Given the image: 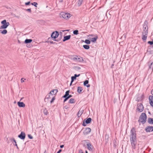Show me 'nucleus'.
Returning a JSON list of instances; mask_svg holds the SVG:
<instances>
[{
  "label": "nucleus",
  "instance_id": "nucleus-1",
  "mask_svg": "<svg viewBox=\"0 0 153 153\" xmlns=\"http://www.w3.org/2000/svg\"><path fill=\"white\" fill-rule=\"evenodd\" d=\"M134 128H132L131 131L130 141L132 148L135 149L137 144L136 134L135 133Z\"/></svg>",
  "mask_w": 153,
  "mask_h": 153
},
{
  "label": "nucleus",
  "instance_id": "nucleus-2",
  "mask_svg": "<svg viewBox=\"0 0 153 153\" xmlns=\"http://www.w3.org/2000/svg\"><path fill=\"white\" fill-rule=\"evenodd\" d=\"M146 114L142 113L140 117L139 121V122L143 124L146 122Z\"/></svg>",
  "mask_w": 153,
  "mask_h": 153
},
{
  "label": "nucleus",
  "instance_id": "nucleus-3",
  "mask_svg": "<svg viewBox=\"0 0 153 153\" xmlns=\"http://www.w3.org/2000/svg\"><path fill=\"white\" fill-rule=\"evenodd\" d=\"M2 25L1 26L0 28L5 29L9 25L10 23L9 22H7L6 20H4L2 21L1 22Z\"/></svg>",
  "mask_w": 153,
  "mask_h": 153
},
{
  "label": "nucleus",
  "instance_id": "nucleus-4",
  "mask_svg": "<svg viewBox=\"0 0 153 153\" xmlns=\"http://www.w3.org/2000/svg\"><path fill=\"white\" fill-rule=\"evenodd\" d=\"M60 15L63 18L66 19H68L71 16V14L69 13L63 12H61L60 13Z\"/></svg>",
  "mask_w": 153,
  "mask_h": 153
},
{
  "label": "nucleus",
  "instance_id": "nucleus-5",
  "mask_svg": "<svg viewBox=\"0 0 153 153\" xmlns=\"http://www.w3.org/2000/svg\"><path fill=\"white\" fill-rule=\"evenodd\" d=\"M144 107L142 104L141 103H139L137 105V110L139 112H142L143 111Z\"/></svg>",
  "mask_w": 153,
  "mask_h": 153
},
{
  "label": "nucleus",
  "instance_id": "nucleus-6",
  "mask_svg": "<svg viewBox=\"0 0 153 153\" xmlns=\"http://www.w3.org/2000/svg\"><path fill=\"white\" fill-rule=\"evenodd\" d=\"M85 120H84L82 123V125L84 126H86L87 124H89L90 123L91 121V118H89L86 120L85 121Z\"/></svg>",
  "mask_w": 153,
  "mask_h": 153
},
{
  "label": "nucleus",
  "instance_id": "nucleus-7",
  "mask_svg": "<svg viewBox=\"0 0 153 153\" xmlns=\"http://www.w3.org/2000/svg\"><path fill=\"white\" fill-rule=\"evenodd\" d=\"M148 33L147 32H143L142 36V40L146 41L148 36Z\"/></svg>",
  "mask_w": 153,
  "mask_h": 153
},
{
  "label": "nucleus",
  "instance_id": "nucleus-8",
  "mask_svg": "<svg viewBox=\"0 0 153 153\" xmlns=\"http://www.w3.org/2000/svg\"><path fill=\"white\" fill-rule=\"evenodd\" d=\"M59 34L58 33V32L57 31H56L54 32H53L51 35V37L52 38H54V39L57 38Z\"/></svg>",
  "mask_w": 153,
  "mask_h": 153
},
{
  "label": "nucleus",
  "instance_id": "nucleus-9",
  "mask_svg": "<svg viewBox=\"0 0 153 153\" xmlns=\"http://www.w3.org/2000/svg\"><path fill=\"white\" fill-rule=\"evenodd\" d=\"M91 131V129L90 128H86L83 131V133L85 135H87Z\"/></svg>",
  "mask_w": 153,
  "mask_h": 153
},
{
  "label": "nucleus",
  "instance_id": "nucleus-10",
  "mask_svg": "<svg viewBox=\"0 0 153 153\" xmlns=\"http://www.w3.org/2000/svg\"><path fill=\"white\" fill-rule=\"evenodd\" d=\"M18 137L21 139L24 140L25 137V134L23 132H22L20 134L18 135Z\"/></svg>",
  "mask_w": 153,
  "mask_h": 153
},
{
  "label": "nucleus",
  "instance_id": "nucleus-11",
  "mask_svg": "<svg viewBox=\"0 0 153 153\" xmlns=\"http://www.w3.org/2000/svg\"><path fill=\"white\" fill-rule=\"evenodd\" d=\"M146 131L147 132H150L153 131V127L152 126H148L146 128Z\"/></svg>",
  "mask_w": 153,
  "mask_h": 153
},
{
  "label": "nucleus",
  "instance_id": "nucleus-12",
  "mask_svg": "<svg viewBox=\"0 0 153 153\" xmlns=\"http://www.w3.org/2000/svg\"><path fill=\"white\" fill-rule=\"evenodd\" d=\"M69 91H67L65 93V95L63 96V98H65V99L64 100V102H65V101H66L68 99L67 98V96H68L69 95Z\"/></svg>",
  "mask_w": 153,
  "mask_h": 153
},
{
  "label": "nucleus",
  "instance_id": "nucleus-13",
  "mask_svg": "<svg viewBox=\"0 0 153 153\" xmlns=\"http://www.w3.org/2000/svg\"><path fill=\"white\" fill-rule=\"evenodd\" d=\"M149 100L150 104L153 107V96H149Z\"/></svg>",
  "mask_w": 153,
  "mask_h": 153
},
{
  "label": "nucleus",
  "instance_id": "nucleus-14",
  "mask_svg": "<svg viewBox=\"0 0 153 153\" xmlns=\"http://www.w3.org/2000/svg\"><path fill=\"white\" fill-rule=\"evenodd\" d=\"M148 65L150 69H153V62L152 61H150L148 62Z\"/></svg>",
  "mask_w": 153,
  "mask_h": 153
},
{
  "label": "nucleus",
  "instance_id": "nucleus-15",
  "mask_svg": "<svg viewBox=\"0 0 153 153\" xmlns=\"http://www.w3.org/2000/svg\"><path fill=\"white\" fill-rule=\"evenodd\" d=\"M19 107H24L25 106V105L22 102H19L17 103Z\"/></svg>",
  "mask_w": 153,
  "mask_h": 153
},
{
  "label": "nucleus",
  "instance_id": "nucleus-16",
  "mask_svg": "<svg viewBox=\"0 0 153 153\" xmlns=\"http://www.w3.org/2000/svg\"><path fill=\"white\" fill-rule=\"evenodd\" d=\"M58 91L57 89H54L51 91L49 94H55L58 92Z\"/></svg>",
  "mask_w": 153,
  "mask_h": 153
},
{
  "label": "nucleus",
  "instance_id": "nucleus-17",
  "mask_svg": "<svg viewBox=\"0 0 153 153\" xmlns=\"http://www.w3.org/2000/svg\"><path fill=\"white\" fill-rule=\"evenodd\" d=\"M71 36V35H70L64 36L63 41L65 42L66 40H68L70 39Z\"/></svg>",
  "mask_w": 153,
  "mask_h": 153
},
{
  "label": "nucleus",
  "instance_id": "nucleus-18",
  "mask_svg": "<svg viewBox=\"0 0 153 153\" xmlns=\"http://www.w3.org/2000/svg\"><path fill=\"white\" fill-rule=\"evenodd\" d=\"M83 110L80 109L77 114L78 117H80L83 112Z\"/></svg>",
  "mask_w": 153,
  "mask_h": 153
},
{
  "label": "nucleus",
  "instance_id": "nucleus-19",
  "mask_svg": "<svg viewBox=\"0 0 153 153\" xmlns=\"http://www.w3.org/2000/svg\"><path fill=\"white\" fill-rule=\"evenodd\" d=\"M87 146L88 149L89 151H92V146L91 145L90 143H87Z\"/></svg>",
  "mask_w": 153,
  "mask_h": 153
},
{
  "label": "nucleus",
  "instance_id": "nucleus-20",
  "mask_svg": "<svg viewBox=\"0 0 153 153\" xmlns=\"http://www.w3.org/2000/svg\"><path fill=\"white\" fill-rule=\"evenodd\" d=\"M88 80H85L84 82V85L85 86H86L87 87H89L90 86V85L88 84Z\"/></svg>",
  "mask_w": 153,
  "mask_h": 153
},
{
  "label": "nucleus",
  "instance_id": "nucleus-21",
  "mask_svg": "<svg viewBox=\"0 0 153 153\" xmlns=\"http://www.w3.org/2000/svg\"><path fill=\"white\" fill-rule=\"evenodd\" d=\"M82 87H78L77 88V92L78 93L80 94L82 90Z\"/></svg>",
  "mask_w": 153,
  "mask_h": 153
},
{
  "label": "nucleus",
  "instance_id": "nucleus-22",
  "mask_svg": "<svg viewBox=\"0 0 153 153\" xmlns=\"http://www.w3.org/2000/svg\"><path fill=\"white\" fill-rule=\"evenodd\" d=\"M83 0H78L77 2V5L78 7L80 6L82 4Z\"/></svg>",
  "mask_w": 153,
  "mask_h": 153
},
{
  "label": "nucleus",
  "instance_id": "nucleus-23",
  "mask_svg": "<svg viewBox=\"0 0 153 153\" xmlns=\"http://www.w3.org/2000/svg\"><path fill=\"white\" fill-rule=\"evenodd\" d=\"M98 37L97 36H96L94 38H92L91 39V42H95L96 41Z\"/></svg>",
  "mask_w": 153,
  "mask_h": 153
},
{
  "label": "nucleus",
  "instance_id": "nucleus-24",
  "mask_svg": "<svg viewBox=\"0 0 153 153\" xmlns=\"http://www.w3.org/2000/svg\"><path fill=\"white\" fill-rule=\"evenodd\" d=\"M109 139V135L107 134H106L105 136V140L106 143H107Z\"/></svg>",
  "mask_w": 153,
  "mask_h": 153
},
{
  "label": "nucleus",
  "instance_id": "nucleus-25",
  "mask_svg": "<svg viewBox=\"0 0 153 153\" xmlns=\"http://www.w3.org/2000/svg\"><path fill=\"white\" fill-rule=\"evenodd\" d=\"M32 41V40L31 39H26L25 41V42L26 44L30 43Z\"/></svg>",
  "mask_w": 153,
  "mask_h": 153
},
{
  "label": "nucleus",
  "instance_id": "nucleus-26",
  "mask_svg": "<svg viewBox=\"0 0 153 153\" xmlns=\"http://www.w3.org/2000/svg\"><path fill=\"white\" fill-rule=\"evenodd\" d=\"M148 121L149 123L153 124V119L149 118L148 119Z\"/></svg>",
  "mask_w": 153,
  "mask_h": 153
},
{
  "label": "nucleus",
  "instance_id": "nucleus-27",
  "mask_svg": "<svg viewBox=\"0 0 153 153\" xmlns=\"http://www.w3.org/2000/svg\"><path fill=\"white\" fill-rule=\"evenodd\" d=\"M83 47L86 49H88L90 48V47L88 45H84L83 46Z\"/></svg>",
  "mask_w": 153,
  "mask_h": 153
},
{
  "label": "nucleus",
  "instance_id": "nucleus-28",
  "mask_svg": "<svg viewBox=\"0 0 153 153\" xmlns=\"http://www.w3.org/2000/svg\"><path fill=\"white\" fill-rule=\"evenodd\" d=\"M75 102V101L74 99L71 98V99L69 102V103H73Z\"/></svg>",
  "mask_w": 153,
  "mask_h": 153
},
{
  "label": "nucleus",
  "instance_id": "nucleus-29",
  "mask_svg": "<svg viewBox=\"0 0 153 153\" xmlns=\"http://www.w3.org/2000/svg\"><path fill=\"white\" fill-rule=\"evenodd\" d=\"M143 32H147L148 33V28L147 27H143Z\"/></svg>",
  "mask_w": 153,
  "mask_h": 153
},
{
  "label": "nucleus",
  "instance_id": "nucleus-30",
  "mask_svg": "<svg viewBox=\"0 0 153 153\" xmlns=\"http://www.w3.org/2000/svg\"><path fill=\"white\" fill-rule=\"evenodd\" d=\"M1 33L3 34H5L7 33V30L4 29L1 31Z\"/></svg>",
  "mask_w": 153,
  "mask_h": 153
},
{
  "label": "nucleus",
  "instance_id": "nucleus-31",
  "mask_svg": "<svg viewBox=\"0 0 153 153\" xmlns=\"http://www.w3.org/2000/svg\"><path fill=\"white\" fill-rule=\"evenodd\" d=\"M43 112L44 114L45 115H47L48 113V111L46 108L44 109Z\"/></svg>",
  "mask_w": 153,
  "mask_h": 153
},
{
  "label": "nucleus",
  "instance_id": "nucleus-32",
  "mask_svg": "<svg viewBox=\"0 0 153 153\" xmlns=\"http://www.w3.org/2000/svg\"><path fill=\"white\" fill-rule=\"evenodd\" d=\"M77 61L78 62H81L82 61V58L81 57H79L78 56H77Z\"/></svg>",
  "mask_w": 153,
  "mask_h": 153
},
{
  "label": "nucleus",
  "instance_id": "nucleus-33",
  "mask_svg": "<svg viewBox=\"0 0 153 153\" xmlns=\"http://www.w3.org/2000/svg\"><path fill=\"white\" fill-rule=\"evenodd\" d=\"M31 4L32 5H34V6H35L36 7H37V5H38L37 3L36 2H34L31 3Z\"/></svg>",
  "mask_w": 153,
  "mask_h": 153
},
{
  "label": "nucleus",
  "instance_id": "nucleus-34",
  "mask_svg": "<svg viewBox=\"0 0 153 153\" xmlns=\"http://www.w3.org/2000/svg\"><path fill=\"white\" fill-rule=\"evenodd\" d=\"M73 33L75 35H77L78 34V31L77 30H75L74 31Z\"/></svg>",
  "mask_w": 153,
  "mask_h": 153
},
{
  "label": "nucleus",
  "instance_id": "nucleus-35",
  "mask_svg": "<svg viewBox=\"0 0 153 153\" xmlns=\"http://www.w3.org/2000/svg\"><path fill=\"white\" fill-rule=\"evenodd\" d=\"M85 42L87 44H89L90 43V41L86 39L85 41Z\"/></svg>",
  "mask_w": 153,
  "mask_h": 153
},
{
  "label": "nucleus",
  "instance_id": "nucleus-36",
  "mask_svg": "<svg viewBox=\"0 0 153 153\" xmlns=\"http://www.w3.org/2000/svg\"><path fill=\"white\" fill-rule=\"evenodd\" d=\"M72 82H73L74 80L76 79V78L74 76H72L71 77Z\"/></svg>",
  "mask_w": 153,
  "mask_h": 153
},
{
  "label": "nucleus",
  "instance_id": "nucleus-37",
  "mask_svg": "<svg viewBox=\"0 0 153 153\" xmlns=\"http://www.w3.org/2000/svg\"><path fill=\"white\" fill-rule=\"evenodd\" d=\"M27 11H28L30 13H31V9L30 8H29L28 9H26L25 10Z\"/></svg>",
  "mask_w": 153,
  "mask_h": 153
},
{
  "label": "nucleus",
  "instance_id": "nucleus-38",
  "mask_svg": "<svg viewBox=\"0 0 153 153\" xmlns=\"http://www.w3.org/2000/svg\"><path fill=\"white\" fill-rule=\"evenodd\" d=\"M10 140L12 142L13 141V142H14L15 143H16V141L15 140L14 138H11L10 139Z\"/></svg>",
  "mask_w": 153,
  "mask_h": 153
},
{
  "label": "nucleus",
  "instance_id": "nucleus-39",
  "mask_svg": "<svg viewBox=\"0 0 153 153\" xmlns=\"http://www.w3.org/2000/svg\"><path fill=\"white\" fill-rule=\"evenodd\" d=\"M148 43L149 44L151 45H152L153 44V41H148Z\"/></svg>",
  "mask_w": 153,
  "mask_h": 153
},
{
  "label": "nucleus",
  "instance_id": "nucleus-40",
  "mask_svg": "<svg viewBox=\"0 0 153 153\" xmlns=\"http://www.w3.org/2000/svg\"><path fill=\"white\" fill-rule=\"evenodd\" d=\"M55 100V98L54 97H53L52 98L51 101V103H53L54 101V100Z\"/></svg>",
  "mask_w": 153,
  "mask_h": 153
},
{
  "label": "nucleus",
  "instance_id": "nucleus-41",
  "mask_svg": "<svg viewBox=\"0 0 153 153\" xmlns=\"http://www.w3.org/2000/svg\"><path fill=\"white\" fill-rule=\"evenodd\" d=\"M28 136L29 138L30 139H32L33 138V137L30 134H28Z\"/></svg>",
  "mask_w": 153,
  "mask_h": 153
},
{
  "label": "nucleus",
  "instance_id": "nucleus-42",
  "mask_svg": "<svg viewBox=\"0 0 153 153\" xmlns=\"http://www.w3.org/2000/svg\"><path fill=\"white\" fill-rule=\"evenodd\" d=\"M30 3V1H28V2H27L25 3V5H29Z\"/></svg>",
  "mask_w": 153,
  "mask_h": 153
},
{
  "label": "nucleus",
  "instance_id": "nucleus-43",
  "mask_svg": "<svg viewBox=\"0 0 153 153\" xmlns=\"http://www.w3.org/2000/svg\"><path fill=\"white\" fill-rule=\"evenodd\" d=\"M72 97V96L71 95H69V94L68 95V96H67V98H68V99H69V98H71V97Z\"/></svg>",
  "mask_w": 153,
  "mask_h": 153
},
{
  "label": "nucleus",
  "instance_id": "nucleus-44",
  "mask_svg": "<svg viewBox=\"0 0 153 153\" xmlns=\"http://www.w3.org/2000/svg\"><path fill=\"white\" fill-rule=\"evenodd\" d=\"M80 75V74H79L78 75H77L76 74H74V76L76 78V77H78Z\"/></svg>",
  "mask_w": 153,
  "mask_h": 153
},
{
  "label": "nucleus",
  "instance_id": "nucleus-45",
  "mask_svg": "<svg viewBox=\"0 0 153 153\" xmlns=\"http://www.w3.org/2000/svg\"><path fill=\"white\" fill-rule=\"evenodd\" d=\"M79 153H84L82 150L80 149L79 151Z\"/></svg>",
  "mask_w": 153,
  "mask_h": 153
},
{
  "label": "nucleus",
  "instance_id": "nucleus-46",
  "mask_svg": "<svg viewBox=\"0 0 153 153\" xmlns=\"http://www.w3.org/2000/svg\"><path fill=\"white\" fill-rule=\"evenodd\" d=\"M73 60L74 61H76L77 60V56L75 57H74L73 59Z\"/></svg>",
  "mask_w": 153,
  "mask_h": 153
},
{
  "label": "nucleus",
  "instance_id": "nucleus-47",
  "mask_svg": "<svg viewBox=\"0 0 153 153\" xmlns=\"http://www.w3.org/2000/svg\"><path fill=\"white\" fill-rule=\"evenodd\" d=\"M23 79H24L23 78H22L21 79V82L22 83L23 82H24V80H23Z\"/></svg>",
  "mask_w": 153,
  "mask_h": 153
},
{
  "label": "nucleus",
  "instance_id": "nucleus-48",
  "mask_svg": "<svg viewBox=\"0 0 153 153\" xmlns=\"http://www.w3.org/2000/svg\"><path fill=\"white\" fill-rule=\"evenodd\" d=\"M50 98V95H47L46 96V98L47 99H49V98Z\"/></svg>",
  "mask_w": 153,
  "mask_h": 153
},
{
  "label": "nucleus",
  "instance_id": "nucleus-49",
  "mask_svg": "<svg viewBox=\"0 0 153 153\" xmlns=\"http://www.w3.org/2000/svg\"><path fill=\"white\" fill-rule=\"evenodd\" d=\"M15 146H16L17 149H19V148L17 144H16V143H15Z\"/></svg>",
  "mask_w": 153,
  "mask_h": 153
},
{
  "label": "nucleus",
  "instance_id": "nucleus-50",
  "mask_svg": "<svg viewBox=\"0 0 153 153\" xmlns=\"http://www.w3.org/2000/svg\"><path fill=\"white\" fill-rule=\"evenodd\" d=\"M61 151H62V150L60 149L57 152V153H60Z\"/></svg>",
  "mask_w": 153,
  "mask_h": 153
},
{
  "label": "nucleus",
  "instance_id": "nucleus-51",
  "mask_svg": "<svg viewBox=\"0 0 153 153\" xmlns=\"http://www.w3.org/2000/svg\"><path fill=\"white\" fill-rule=\"evenodd\" d=\"M64 146L63 145H62L60 146V147L62 148Z\"/></svg>",
  "mask_w": 153,
  "mask_h": 153
},
{
  "label": "nucleus",
  "instance_id": "nucleus-52",
  "mask_svg": "<svg viewBox=\"0 0 153 153\" xmlns=\"http://www.w3.org/2000/svg\"><path fill=\"white\" fill-rule=\"evenodd\" d=\"M151 93L152 95H153V89L151 91Z\"/></svg>",
  "mask_w": 153,
  "mask_h": 153
},
{
  "label": "nucleus",
  "instance_id": "nucleus-53",
  "mask_svg": "<svg viewBox=\"0 0 153 153\" xmlns=\"http://www.w3.org/2000/svg\"><path fill=\"white\" fill-rule=\"evenodd\" d=\"M65 109H67L68 108V107L67 106H65Z\"/></svg>",
  "mask_w": 153,
  "mask_h": 153
},
{
  "label": "nucleus",
  "instance_id": "nucleus-54",
  "mask_svg": "<svg viewBox=\"0 0 153 153\" xmlns=\"http://www.w3.org/2000/svg\"><path fill=\"white\" fill-rule=\"evenodd\" d=\"M59 1L60 2H62L63 1V0H59Z\"/></svg>",
  "mask_w": 153,
  "mask_h": 153
},
{
  "label": "nucleus",
  "instance_id": "nucleus-55",
  "mask_svg": "<svg viewBox=\"0 0 153 153\" xmlns=\"http://www.w3.org/2000/svg\"><path fill=\"white\" fill-rule=\"evenodd\" d=\"M65 31H69V30H63V32H64Z\"/></svg>",
  "mask_w": 153,
  "mask_h": 153
},
{
  "label": "nucleus",
  "instance_id": "nucleus-56",
  "mask_svg": "<svg viewBox=\"0 0 153 153\" xmlns=\"http://www.w3.org/2000/svg\"><path fill=\"white\" fill-rule=\"evenodd\" d=\"M123 37H126V35H124L123 36Z\"/></svg>",
  "mask_w": 153,
  "mask_h": 153
},
{
  "label": "nucleus",
  "instance_id": "nucleus-57",
  "mask_svg": "<svg viewBox=\"0 0 153 153\" xmlns=\"http://www.w3.org/2000/svg\"><path fill=\"white\" fill-rule=\"evenodd\" d=\"M50 42L51 44H53V41H51Z\"/></svg>",
  "mask_w": 153,
  "mask_h": 153
},
{
  "label": "nucleus",
  "instance_id": "nucleus-58",
  "mask_svg": "<svg viewBox=\"0 0 153 153\" xmlns=\"http://www.w3.org/2000/svg\"><path fill=\"white\" fill-rule=\"evenodd\" d=\"M73 82H72V81H71V83L70 84V85H72V83Z\"/></svg>",
  "mask_w": 153,
  "mask_h": 153
},
{
  "label": "nucleus",
  "instance_id": "nucleus-59",
  "mask_svg": "<svg viewBox=\"0 0 153 153\" xmlns=\"http://www.w3.org/2000/svg\"><path fill=\"white\" fill-rule=\"evenodd\" d=\"M85 153H88V152H87V151H85Z\"/></svg>",
  "mask_w": 153,
  "mask_h": 153
},
{
  "label": "nucleus",
  "instance_id": "nucleus-60",
  "mask_svg": "<svg viewBox=\"0 0 153 153\" xmlns=\"http://www.w3.org/2000/svg\"><path fill=\"white\" fill-rule=\"evenodd\" d=\"M115 99L114 100V102H115Z\"/></svg>",
  "mask_w": 153,
  "mask_h": 153
},
{
  "label": "nucleus",
  "instance_id": "nucleus-61",
  "mask_svg": "<svg viewBox=\"0 0 153 153\" xmlns=\"http://www.w3.org/2000/svg\"><path fill=\"white\" fill-rule=\"evenodd\" d=\"M22 98L20 100H21L22 99Z\"/></svg>",
  "mask_w": 153,
  "mask_h": 153
}]
</instances>
